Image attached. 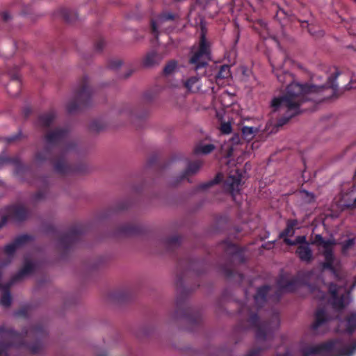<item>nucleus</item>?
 <instances>
[{"label":"nucleus","instance_id":"a878e982","mask_svg":"<svg viewBox=\"0 0 356 356\" xmlns=\"http://www.w3.org/2000/svg\"><path fill=\"white\" fill-rule=\"evenodd\" d=\"M298 224L297 219H289L286 221V226L279 234V238H282L283 241L289 238V236H293L295 233L294 227Z\"/></svg>","mask_w":356,"mask_h":356},{"label":"nucleus","instance_id":"13d9d810","mask_svg":"<svg viewBox=\"0 0 356 356\" xmlns=\"http://www.w3.org/2000/svg\"><path fill=\"white\" fill-rule=\"evenodd\" d=\"M300 193L305 194V197L308 198V203H312L315 202L316 196L313 193L309 192L305 189L301 190Z\"/></svg>","mask_w":356,"mask_h":356},{"label":"nucleus","instance_id":"4c0bfd02","mask_svg":"<svg viewBox=\"0 0 356 356\" xmlns=\"http://www.w3.org/2000/svg\"><path fill=\"white\" fill-rule=\"evenodd\" d=\"M284 243L290 246L310 245L305 235L298 236L294 240L286 238L284 240Z\"/></svg>","mask_w":356,"mask_h":356},{"label":"nucleus","instance_id":"774afa93","mask_svg":"<svg viewBox=\"0 0 356 356\" xmlns=\"http://www.w3.org/2000/svg\"><path fill=\"white\" fill-rule=\"evenodd\" d=\"M44 232L47 234L55 233L56 232V228L52 225H47L44 227Z\"/></svg>","mask_w":356,"mask_h":356},{"label":"nucleus","instance_id":"bb28decb","mask_svg":"<svg viewBox=\"0 0 356 356\" xmlns=\"http://www.w3.org/2000/svg\"><path fill=\"white\" fill-rule=\"evenodd\" d=\"M203 56L205 55L197 50L193 54V55L190 58L189 63L195 65V70H198L200 69L204 68L208 65L207 62L202 59Z\"/></svg>","mask_w":356,"mask_h":356},{"label":"nucleus","instance_id":"603ef678","mask_svg":"<svg viewBox=\"0 0 356 356\" xmlns=\"http://www.w3.org/2000/svg\"><path fill=\"white\" fill-rule=\"evenodd\" d=\"M122 60H111L108 63L107 67L111 70H118L122 65Z\"/></svg>","mask_w":356,"mask_h":356},{"label":"nucleus","instance_id":"7c9ffc66","mask_svg":"<svg viewBox=\"0 0 356 356\" xmlns=\"http://www.w3.org/2000/svg\"><path fill=\"white\" fill-rule=\"evenodd\" d=\"M163 242L167 250L171 251L181 245V237L179 235L172 236L165 238Z\"/></svg>","mask_w":356,"mask_h":356},{"label":"nucleus","instance_id":"a18cd8bd","mask_svg":"<svg viewBox=\"0 0 356 356\" xmlns=\"http://www.w3.org/2000/svg\"><path fill=\"white\" fill-rule=\"evenodd\" d=\"M257 130L252 127L245 126L242 128V134L245 140H250L254 137V134Z\"/></svg>","mask_w":356,"mask_h":356},{"label":"nucleus","instance_id":"20e7f679","mask_svg":"<svg viewBox=\"0 0 356 356\" xmlns=\"http://www.w3.org/2000/svg\"><path fill=\"white\" fill-rule=\"evenodd\" d=\"M273 72L277 77V81L282 85H286V92L280 97H287L289 92L293 91L294 96L293 99H312L310 95L318 93L325 88H332L334 94L338 90V86L335 83L337 78L340 74L339 71H336L329 76L325 84L321 86H316L307 83H300L295 81L294 76L289 71L284 70L282 67L275 68L273 65Z\"/></svg>","mask_w":356,"mask_h":356},{"label":"nucleus","instance_id":"9d476101","mask_svg":"<svg viewBox=\"0 0 356 356\" xmlns=\"http://www.w3.org/2000/svg\"><path fill=\"white\" fill-rule=\"evenodd\" d=\"M85 233V227L82 225L70 227L68 230L58 238L59 248L63 250L71 249L74 245L81 240Z\"/></svg>","mask_w":356,"mask_h":356},{"label":"nucleus","instance_id":"0e129e2a","mask_svg":"<svg viewBox=\"0 0 356 356\" xmlns=\"http://www.w3.org/2000/svg\"><path fill=\"white\" fill-rule=\"evenodd\" d=\"M290 280L287 279L284 276L282 275L277 281V285L280 290L282 291V285L286 284L287 282Z\"/></svg>","mask_w":356,"mask_h":356},{"label":"nucleus","instance_id":"5701e85b","mask_svg":"<svg viewBox=\"0 0 356 356\" xmlns=\"http://www.w3.org/2000/svg\"><path fill=\"white\" fill-rule=\"evenodd\" d=\"M330 291L333 298L332 305L334 308L337 310L343 309L346 307V304L344 302L345 297L343 295H341V296L337 295V285L332 283L330 286Z\"/></svg>","mask_w":356,"mask_h":356},{"label":"nucleus","instance_id":"6e6d98bb","mask_svg":"<svg viewBox=\"0 0 356 356\" xmlns=\"http://www.w3.org/2000/svg\"><path fill=\"white\" fill-rule=\"evenodd\" d=\"M198 80L199 79L197 77L191 76L186 81L184 86L188 90H191L192 87L195 83L197 82Z\"/></svg>","mask_w":356,"mask_h":356},{"label":"nucleus","instance_id":"7ed1b4c3","mask_svg":"<svg viewBox=\"0 0 356 356\" xmlns=\"http://www.w3.org/2000/svg\"><path fill=\"white\" fill-rule=\"evenodd\" d=\"M48 337L47 329L40 323L23 327L21 332L12 326L0 325V344L10 343L9 350L25 348L32 355L38 354L43 350Z\"/></svg>","mask_w":356,"mask_h":356},{"label":"nucleus","instance_id":"cd10ccee","mask_svg":"<svg viewBox=\"0 0 356 356\" xmlns=\"http://www.w3.org/2000/svg\"><path fill=\"white\" fill-rule=\"evenodd\" d=\"M5 163H12L15 165L17 172H20L24 169V165L19 156H0V164L3 165Z\"/></svg>","mask_w":356,"mask_h":356},{"label":"nucleus","instance_id":"2eb2a0df","mask_svg":"<svg viewBox=\"0 0 356 356\" xmlns=\"http://www.w3.org/2000/svg\"><path fill=\"white\" fill-rule=\"evenodd\" d=\"M145 229L143 226L136 225L130 223H125L119 226L113 233L116 237H129L143 235Z\"/></svg>","mask_w":356,"mask_h":356},{"label":"nucleus","instance_id":"f257e3e1","mask_svg":"<svg viewBox=\"0 0 356 356\" xmlns=\"http://www.w3.org/2000/svg\"><path fill=\"white\" fill-rule=\"evenodd\" d=\"M69 134L70 129L67 127H56L48 130L43 136L46 145L35 154V161L39 163L49 161L53 164L54 171L60 175L84 172L86 170L85 165L80 164L73 167L66 162L65 154L76 148V143H67L56 159L53 156V148L63 143Z\"/></svg>","mask_w":356,"mask_h":356},{"label":"nucleus","instance_id":"c9c22d12","mask_svg":"<svg viewBox=\"0 0 356 356\" xmlns=\"http://www.w3.org/2000/svg\"><path fill=\"white\" fill-rule=\"evenodd\" d=\"M222 179H223L222 174L221 172H218L216 175L215 177L213 179H211L207 182L202 183V184H200L198 186V189H200V190L208 189L210 187H211L216 184H220L222 181Z\"/></svg>","mask_w":356,"mask_h":356},{"label":"nucleus","instance_id":"a211bd4d","mask_svg":"<svg viewBox=\"0 0 356 356\" xmlns=\"http://www.w3.org/2000/svg\"><path fill=\"white\" fill-rule=\"evenodd\" d=\"M163 59V55L155 49L146 53L142 59L141 64L145 68H152L160 65Z\"/></svg>","mask_w":356,"mask_h":356},{"label":"nucleus","instance_id":"a19ab883","mask_svg":"<svg viewBox=\"0 0 356 356\" xmlns=\"http://www.w3.org/2000/svg\"><path fill=\"white\" fill-rule=\"evenodd\" d=\"M177 61L175 60H170L168 61L163 69V74L165 76L170 75L175 72L177 67Z\"/></svg>","mask_w":356,"mask_h":356},{"label":"nucleus","instance_id":"6ab92c4d","mask_svg":"<svg viewBox=\"0 0 356 356\" xmlns=\"http://www.w3.org/2000/svg\"><path fill=\"white\" fill-rule=\"evenodd\" d=\"M295 253L301 261L306 264H310L314 260L313 251L310 245H298Z\"/></svg>","mask_w":356,"mask_h":356},{"label":"nucleus","instance_id":"6e6552de","mask_svg":"<svg viewBox=\"0 0 356 356\" xmlns=\"http://www.w3.org/2000/svg\"><path fill=\"white\" fill-rule=\"evenodd\" d=\"M251 327L256 329L255 337L257 340L265 341L268 337H273L274 331L280 326L278 314H274L270 321L260 322L257 313H252L248 318Z\"/></svg>","mask_w":356,"mask_h":356},{"label":"nucleus","instance_id":"39448f33","mask_svg":"<svg viewBox=\"0 0 356 356\" xmlns=\"http://www.w3.org/2000/svg\"><path fill=\"white\" fill-rule=\"evenodd\" d=\"M293 91L290 90L287 97H275L270 102V107L273 112L286 109L284 115L279 118L275 124V127L280 128L286 124L293 118L300 115L303 110L300 108L301 105L312 99H293Z\"/></svg>","mask_w":356,"mask_h":356},{"label":"nucleus","instance_id":"4468645a","mask_svg":"<svg viewBox=\"0 0 356 356\" xmlns=\"http://www.w3.org/2000/svg\"><path fill=\"white\" fill-rule=\"evenodd\" d=\"M338 204L342 210L356 208V186L355 185H352L347 191L341 192Z\"/></svg>","mask_w":356,"mask_h":356},{"label":"nucleus","instance_id":"f8f14e48","mask_svg":"<svg viewBox=\"0 0 356 356\" xmlns=\"http://www.w3.org/2000/svg\"><path fill=\"white\" fill-rule=\"evenodd\" d=\"M180 16L177 13H172L169 10H163L159 13L156 19H152L150 21V29L151 33L154 35L156 38H158L159 35V31L158 25H162L166 22H176L179 21Z\"/></svg>","mask_w":356,"mask_h":356},{"label":"nucleus","instance_id":"c03bdc74","mask_svg":"<svg viewBox=\"0 0 356 356\" xmlns=\"http://www.w3.org/2000/svg\"><path fill=\"white\" fill-rule=\"evenodd\" d=\"M232 297V291L229 289L226 288L222 292L220 299L218 300L217 306L221 309V304L222 302L229 301Z\"/></svg>","mask_w":356,"mask_h":356},{"label":"nucleus","instance_id":"f03ea898","mask_svg":"<svg viewBox=\"0 0 356 356\" xmlns=\"http://www.w3.org/2000/svg\"><path fill=\"white\" fill-rule=\"evenodd\" d=\"M203 264L202 261L191 258L179 259L177 263V269L180 272L177 273L175 281L178 295L176 299V309L173 314V318L175 320L184 319L189 325L188 330L191 332L197 330L200 326L202 314L200 310L194 309L187 305V300L192 290L184 286V277L189 271L194 272L197 275L202 274L204 270H200L197 267L202 266Z\"/></svg>","mask_w":356,"mask_h":356},{"label":"nucleus","instance_id":"4be33fe9","mask_svg":"<svg viewBox=\"0 0 356 356\" xmlns=\"http://www.w3.org/2000/svg\"><path fill=\"white\" fill-rule=\"evenodd\" d=\"M56 113L54 111H49L40 114L38 117L37 124L42 128H49L54 122Z\"/></svg>","mask_w":356,"mask_h":356},{"label":"nucleus","instance_id":"2f4dec72","mask_svg":"<svg viewBox=\"0 0 356 356\" xmlns=\"http://www.w3.org/2000/svg\"><path fill=\"white\" fill-rule=\"evenodd\" d=\"M202 163L199 161L189 162L187 168L181 175V179H186L188 176L195 175L200 169Z\"/></svg>","mask_w":356,"mask_h":356},{"label":"nucleus","instance_id":"4d7b16f0","mask_svg":"<svg viewBox=\"0 0 356 356\" xmlns=\"http://www.w3.org/2000/svg\"><path fill=\"white\" fill-rule=\"evenodd\" d=\"M265 350H266V348H264L258 347L257 348H254V349L249 350L246 353L245 356H259L260 354L261 353V352H263Z\"/></svg>","mask_w":356,"mask_h":356},{"label":"nucleus","instance_id":"1a4fd4ad","mask_svg":"<svg viewBox=\"0 0 356 356\" xmlns=\"http://www.w3.org/2000/svg\"><path fill=\"white\" fill-rule=\"evenodd\" d=\"M336 244L334 240L327 239L321 245L323 248L322 255L325 261L321 263L322 270H329L337 281H341L342 276L341 274L340 262L335 261L334 254V245Z\"/></svg>","mask_w":356,"mask_h":356},{"label":"nucleus","instance_id":"c756f323","mask_svg":"<svg viewBox=\"0 0 356 356\" xmlns=\"http://www.w3.org/2000/svg\"><path fill=\"white\" fill-rule=\"evenodd\" d=\"M34 236L28 234H22L17 236L12 241L17 249L22 248L28 243L33 241Z\"/></svg>","mask_w":356,"mask_h":356},{"label":"nucleus","instance_id":"473e14b6","mask_svg":"<svg viewBox=\"0 0 356 356\" xmlns=\"http://www.w3.org/2000/svg\"><path fill=\"white\" fill-rule=\"evenodd\" d=\"M346 327L345 332L352 335L356 330V312H352L346 317Z\"/></svg>","mask_w":356,"mask_h":356},{"label":"nucleus","instance_id":"5fc2aeb1","mask_svg":"<svg viewBox=\"0 0 356 356\" xmlns=\"http://www.w3.org/2000/svg\"><path fill=\"white\" fill-rule=\"evenodd\" d=\"M220 130L223 134H229L232 131V124L230 122H222L221 124Z\"/></svg>","mask_w":356,"mask_h":356},{"label":"nucleus","instance_id":"dca6fc26","mask_svg":"<svg viewBox=\"0 0 356 356\" xmlns=\"http://www.w3.org/2000/svg\"><path fill=\"white\" fill-rule=\"evenodd\" d=\"M242 177L241 170H236L235 175L229 176L225 181V185L228 186L229 192L233 200H235L236 195L241 192L240 186H241Z\"/></svg>","mask_w":356,"mask_h":356},{"label":"nucleus","instance_id":"864d4df0","mask_svg":"<svg viewBox=\"0 0 356 356\" xmlns=\"http://www.w3.org/2000/svg\"><path fill=\"white\" fill-rule=\"evenodd\" d=\"M22 131L21 129H19L17 134L5 138V141L8 143H12L17 140H19L22 138Z\"/></svg>","mask_w":356,"mask_h":356},{"label":"nucleus","instance_id":"c85d7f7f","mask_svg":"<svg viewBox=\"0 0 356 356\" xmlns=\"http://www.w3.org/2000/svg\"><path fill=\"white\" fill-rule=\"evenodd\" d=\"M223 243L226 244V252H229L232 256H238L240 257L241 262H245V257L243 254V250L241 248L228 241H223Z\"/></svg>","mask_w":356,"mask_h":356},{"label":"nucleus","instance_id":"72a5a7b5","mask_svg":"<svg viewBox=\"0 0 356 356\" xmlns=\"http://www.w3.org/2000/svg\"><path fill=\"white\" fill-rule=\"evenodd\" d=\"M60 15L63 19L67 24H73L78 19L77 13L67 8H62Z\"/></svg>","mask_w":356,"mask_h":356},{"label":"nucleus","instance_id":"3c124183","mask_svg":"<svg viewBox=\"0 0 356 356\" xmlns=\"http://www.w3.org/2000/svg\"><path fill=\"white\" fill-rule=\"evenodd\" d=\"M355 244V239L354 238H348L341 243V252L342 253L346 252L349 249L354 246Z\"/></svg>","mask_w":356,"mask_h":356},{"label":"nucleus","instance_id":"69168bd1","mask_svg":"<svg viewBox=\"0 0 356 356\" xmlns=\"http://www.w3.org/2000/svg\"><path fill=\"white\" fill-rule=\"evenodd\" d=\"M11 345L10 343H2L0 344V356L3 355L4 353L9 350V347Z\"/></svg>","mask_w":356,"mask_h":356},{"label":"nucleus","instance_id":"0eeeda50","mask_svg":"<svg viewBox=\"0 0 356 356\" xmlns=\"http://www.w3.org/2000/svg\"><path fill=\"white\" fill-rule=\"evenodd\" d=\"M92 90L88 86V77L84 76L75 90L73 99L67 105V111L74 113L89 107L92 104Z\"/></svg>","mask_w":356,"mask_h":356},{"label":"nucleus","instance_id":"09e8293b","mask_svg":"<svg viewBox=\"0 0 356 356\" xmlns=\"http://www.w3.org/2000/svg\"><path fill=\"white\" fill-rule=\"evenodd\" d=\"M126 113L129 117H130L131 118V120L133 122V123H134V120L135 119H143L145 118V116L147 115V113H144L141 115H138L137 113H134L132 110H131L130 108H127L124 111H120V113Z\"/></svg>","mask_w":356,"mask_h":356},{"label":"nucleus","instance_id":"9b49d317","mask_svg":"<svg viewBox=\"0 0 356 356\" xmlns=\"http://www.w3.org/2000/svg\"><path fill=\"white\" fill-rule=\"evenodd\" d=\"M1 215L6 218V224L9 221L21 223L28 219L29 210L22 204H14L6 207Z\"/></svg>","mask_w":356,"mask_h":356},{"label":"nucleus","instance_id":"423d86ee","mask_svg":"<svg viewBox=\"0 0 356 356\" xmlns=\"http://www.w3.org/2000/svg\"><path fill=\"white\" fill-rule=\"evenodd\" d=\"M356 350V342L350 345L343 346L341 339L330 340L315 346H306L301 349L302 356L315 355L334 356H351Z\"/></svg>","mask_w":356,"mask_h":356},{"label":"nucleus","instance_id":"ea45409f","mask_svg":"<svg viewBox=\"0 0 356 356\" xmlns=\"http://www.w3.org/2000/svg\"><path fill=\"white\" fill-rule=\"evenodd\" d=\"M105 128L106 124L99 120H92L88 126V129L90 131L97 134L104 130Z\"/></svg>","mask_w":356,"mask_h":356},{"label":"nucleus","instance_id":"ddd939ff","mask_svg":"<svg viewBox=\"0 0 356 356\" xmlns=\"http://www.w3.org/2000/svg\"><path fill=\"white\" fill-rule=\"evenodd\" d=\"M19 71V67L16 66L13 70L8 72V75L10 80L6 86V90L7 92L12 97L17 96L21 91L22 81Z\"/></svg>","mask_w":356,"mask_h":356},{"label":"nucleus","instance_id":"bf43d9fd","mask_svg":"<svg viewBox=\"0 0 356 356\" xmlns=\"http://www.w3.org/2000/svg\"><path fill=\"white\" fill-rule=\"evenodd\" d=\"M325 241V239L321 234H316L312 244L321 246Z\"/></svg>","mask_w":356,"mask_h":356},{"label":"nucleus","instance_id":"e433bc0d","mask_svg":"<svg viewBox=\"0 0 356 356\" xmlns=\"http://www.w3.org/2000/svg\"><path fill=\"white\" fill-rule=\"evenodd\" d=\"M129 293L124 291L113 292L109 295L110 299L119 302L129 300Z\"/></svg>","mask_w":356,"mask_h":356},{"label":"nucleus","instance_id":"37998d69","mask_svg":"<svg viewBox=\"0 0 356 356\" xmlns=\"http://www.w3.org/2000/svg\"><path fill=\"white\" fill-rule=\"evenodd\" d=\"M298 279L293 277L287 282L286 284L282 285V291L286 292H294L298 288Z\"/></svg>","mask_w":356,"mask_h":356},{"label":"nucleus","instance_id":"338daca9","mask_svg":"<svg viewBox=\"0 0 356 356\" xmlns=\"http://www.w3.org/2000/svg\"><path fill=\"white\" fill-rule=\"evenodd\" d=\"M1 19L3 22H7L10 19H11L12 17L8 11H3L1 14Z\"/></svg>","mask_w":356,"mask_h":356},{"label":"nucleus","instance_id":"aec40b11","mask_svg":"<svg viewBox=\"0 0 356 356\" xmlns=\"http://www.w3.org/2000/svg\"><path fill=\"white\" fill-rule=\"evenodd\" d=\"M200 37L199 42L198 51L204 54L205 56H209L211 54L210 43L207 40V28L202 21L200 22Z\"/></svg>","mask_w":356,"mask_h":356},{"label":"nucleus","instance_id":"f3484780","mask_svg":"<svg viewBox=\"0 0 356 356\" xmlns=\"http://www.w3.org/2000/svg\"><path fill=\"white\" fill-rule=\"evenodd\" d=\"M38 268L36 262L29 259H25L22 268L15 274L12 277V282H16L22 280L24 277L33 273Z\"/></svg>","mask_w":356,"mask_h":356},{"label":"nucleus","instance_id":"052dcab7","mask_svg":"<svg viewBox=\"0 0 356 356\" xmlns=\"http://www.w3.org/2000/svg\"><path fill=\"white\" fill-rule=\"evenodd\" d=\"M33 201L38 202L45 198V193L42 191H38L32 197Z\"/></svg>","mask_w":356,"mask_h":356},{"label":"nucleus","instance_id":"393cba45","mask_svg":"<svg viewBox=\"0 0 356 356\" xmlns=\"http://www.w3.org/2000/svg\"><path fill=\"white\" fill-rule=\"evenodd\" d=\"M270 289V286L265 284L259 286L254 296V300L257 305L261 307L267 301V296Z\"/></svg>","mask_w":356,"mask_h":356},{"label":"nucleus","instance_id":"8fccbe9b","mask_svg":"<svg viewBox=\"0 0 356 356\" xmlns=\"http://www.w3.org/2000/svg\"><path fill=\"white\" fill-rule=\"evenodd\" d=\"M130 206L131 202L129 200H125L118 204V205L114 209H112L109 211V213L124 211L129 208Z\"/></svg>","mask_w":356,"mask_h":356},{"label":"nucleus","instance_id":"58836bf2","mask_svg":"<svg viewBox=\"0 0 356 356\" xmlns=\"http://www.w3.org/2000/svg\"><path fill=\"white\" fill-rule=\"evenodd\" d=\"M230 76V67L228 65H222L215 75V78L216 81H218L219 80L228 79Z\"/></svg>","mask_w":356,"mask_h":356},{"label":"nucleus","instance_id":"f704fd0d","mask_svg":"<svg viewBox=\"0 0 356 356\" xmlns=\"http://www.w3.org/2000/svg\"><path fill=\"white\" fill-rule=\"evenodd\" d=\"M220 271L227 280H230L236 275L238 277L240 282L244 279V275L243 273H237L225 266H220Z\"/></svg>","mask_w":356,"mask_h":356},{"label":"nucleus","instance_id":"79ce46f5","mask_svg":"<svg viewBox=\"0 0 356 356\" xmlns=\"http://www.w3.org/2000/svg\"><path fill=\"white\" fill-rule=\"evenodd\" d=\"M216 147L213 144H207L201 146H197L195 148V154H208L215 149Z\"/></svg>","mask_w":356,"mask_h":356},{"label":"nucleus","instance_id":"49530a36","mask_svg":"<svg viewBox=\"0 0 356 356\" xmlns=\"http://www.w3.org/2000/svg\"><path fill=\"white\" fill-rule=\"evenodd\" d=\"M17 248L14 243L12 241L10 243L6 244L3 248V252L6 255L9 257H13Z\"/></svg>","mask_w":356,"mask_h":356},{"label":"nucleus","instance_id":"412c9836","mask_svg":"<svg viewBox=\"0 0 356 356\" xmlns=\"http://www.w3.org/2000/svg\"><path fill=\"white\" fill-rule=\"evenodd\" d=\"M314 318V322L311 325L312 330H316L330 321V317L324 308H320L316 311Z\"/></svg>","mask_w":356,"mask_h":356},{"label":"nucleus","instance_id":"de8ad7c7","mask_svg":"<svg viewBox=\"0 0 356 356\" xmlns=\"http://www.w3.org/2000/svg\"><path fill=\"white\" fill-rule=\"evenodd\" d=\"M30 309H31L30 306H28V305L23 306L15 312V315L17 316L23 317L24 318H29Z\"/></svg>","mask_w":356,"mask_h":356},{"label":"nucleus","instance_id":"680f3d73","mask_svg":"<svg viewBox=\"0 0 356 356\" xmlns=\"http://www.w3.org/2000/svg\"><path fill=\"white\" fill-rule=\"evenodd\" d=\"M158 161V156L156 154H152L147 162V166L151 168Z\"/></svg>","mask_w":356,"mask_h":356},{"label":"nucleus","instance_id":"b1692460","mask_svg":"<svg viewBox=\"0 0 356 356\" xmlns=\"http://www.w3.org/2000/svg\"><path fill=\"white\" fill-rule=\"evenodd\" d=\"M13 283L10 280V282L6 283L5 286L1 289L3 291L0 297V305L6 308L10 307L12 305L13 298L10 288Z\"/></svg>","mask_w":356,"mask_h":356},{"label":"nucleus","instance_id":"e2e57ef3","mask_svg":"<svg viewBox=\"0 0 356 356\" xmlns=\"http://www.w3.org/2000/svg\"><path fill=\"white\" fill-rule=\"evenodd\" d=\"M105 42L103 39H99L95 44V50L98 52H101L104 47Z\"/></svg>","mask_w":356,"mask_h":356}]
</instances>
